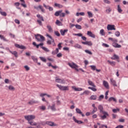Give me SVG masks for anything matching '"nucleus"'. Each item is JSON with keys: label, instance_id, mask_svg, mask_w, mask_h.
Wrapping results in <instances>:
<instances>
[{"label": "nucleus", "instance_id": "nucleus-57", "mask_svg": "<svg viewBox=\"0 0 128 128\" xmlns=\"http://www.w3.org/2000/svg\"><path fill=\"white\" fill-rule=\"evenodd\" d=\"M115 35L116 36H120V32L117 31L115 32Z\"/></svg>", "mask_w": 128, "mask_h": 128}, {"label": "nucleus", "instance_id": "nucleus-35", "mask_svg": "<svg viewBox=\"0 0 128 128\" xmlns=\"http://www.w3.org/2000/svg\"><path fill=\"white\" fill-rule=\"evenodd\" d=\"M108 102H112V100H113V102H116V99L114 97H110L108 99Z\"/></svg>", "mask_w": 128, "mask_h": 128}, {"label": "nucleus", "instance_id": "nucleus-43", "mask_svg": "<svg viewBox=\"0 0 128 128\" xmlns=\"http://www.w3.org/2000/svg\"><path fill=\"white\" fill-rule=\"evenodd\" d=\"M88 88L91 90L93 92H96V88L95 87H88Z\"/></svg>", "mask_w": 128, "mask_h": 128}, {"label": "nucleus", "instance_id": "nucleus-56", "mask_svg": "<svg viewBox=\"0 0 128 128\" xmlns=\"http://www.w3.org/2000/svg\"><path fill=\"white\" fill-rule=\"evenodd\" d=\"M8 89L10 90H14V86H8Z\"/></svg>", "mask_w": 128, "mask_h": 128}, {"label": "nucleus", "instance_id": "nucleus-23", "mask_svg": "<svg viewBox=\"0 0 128 128\" xmlns=\"http://www.w3.org/2000/svg\"><path fill=\"white\" fill-rule=\"evenodd\" d=\"M68 32V29H66V30H60V32L62 34V36H64L66 34V32Z\"/></svg>", "mask_w": 128, "mask_h": 128}, {"label": "nucleus", "instance_id": "nucleus-33", "mask_svg": "<svg viewBox=\"0 0 128 128\" xmlns=\"http://www.w3.org/2000/svg\"><path fill=\"white\" fill-rule=\"evenodd\" d=\"M47 28L49 32H52L53 30H52V26H50V25H48Z\"/></svg>", "mask_w": 128, "mask_h": 128}, {"label": "nucleus", "instance_id": "nucleus-45", "mask_svg": "<svg viewBox=\"0 0 128 128\" xmlns=\"http://www.w3.org/2000/svg\"><path fill=\"white\" fill-rule=\"evenodd\" d=\"M118 10L119 12H122V10L120 5L118 6Z\"/></svg>", "mask_w": 128, "mask_h": 128}, {"label": "nucleus", "instance_id": "nucleus-26", "mask_svg": "<svg viewBox=\"0 0 128 128\" xmlns=\"http://www.w3.org/2000/svg\"><path fill=\"white\" fill-rule=\"evenodd\" d=\"M112 8H110V6H108L106 7V14H110L112 12Z\"/></svg>", "mask_w": 128, "mask_h": 128}, {"label": "nucleus", "instance_id": "nucleus-48", "mask_svg": "<svg viewBox=\"0 0 128 128\" xmlns=\"http://www.w3.org/2000/svg\"><path fill=\"white\" fill-rule=\"evenodd\" d=\"M40 60L44 62H46V59L44 57H40Z\"/></svg>", "mask_w": 128, "mask_h": 128}, {"label": "nucleus", "instance_id": "nucleus-7", "mask_svg": "<svg viewBox=\"0 0 128 128\" xmlns=\"http://www.w3.org/2000/svg\"><path fill=\"white\" fill-rule=\"evenodd\" d=\"M68 65L69 66H70V68H74L78 72V66L74 62L68 63Z\"/></svg>", "mask_w": 128, "mask_h": 128}, {"label": "nucleus", "instance_id": "nucleus-60", "mask_svg": "<svg viewBox=\"0 0 128 128\" xmlns=\"http://www.w3.org/2000/svg\"><path fill=\"white\" fill-rule=\"evenodd\" d=\"M74 36H82V34H81V33H78V34H74Z\"/></svg>", "mask_w": 128, "mask_h": 128}, {"label": "nucleus", "instance_id": "nucleus-59", "mask_svg": "<svg viewBox=\"0 0 128 128\" xmlns=\"http://www.w3.org/2000/svg\"><path fill=\"white\" fill-rule=\"evenodd\" d=\"M58 46L59 50H62V43H59L58 45Z\"/></svg>", "mask_w": 128, "mask_h": 128}, {"label": "nucleus", "instance_id": "nucleus-31", "mask_svg": "<svg viewBox=\"0 0 128 128\" xmlns=\"http://www.w3.org/2000/svg\"><path fill=\"white\" fill-rule=\"evenodd\" d=\"M108 64H110V66H116V62H114V61H110V60H108Z\"/></svg>", "mask_w": 128, "mask_h": 128}, {"label": "nucleus", "instance_id": "nucleus-4", "mask_svg": "<svg viewBox=\"0 0 128 128\" xmlns=\"http://www.w3.org/2000/svg\"><path fill=\"white\" fill-rule=\"evenodd\" d=\"M36 16L38 18H39V20H37V22H38V24L40 26H42V22H44V17L42 16H40V14H38L36 15Z\"/></svg>", "mask_w": 128, "mask_h": 128}, {"label": "nucleus", "instance_id": "nucleus-6", "mask_svg": "<svg viewBox=\"0 0 128 128\" xmlns=\"http://www.w3.org/2000/svg\"><path fill=\"white\" fill-rule=\"evenodd\" d=\"M24 118L28 120V122H30L32 120L36 118V116L34 115H28L24 116Z\"/></svg>", "mask_w": 128, "mask_h": 128}, {"label": "nucleus", "instance_id": "nucleus-41", "mask_svg": "<svg viewBox=\"0 0 128 128\" xmlns=\"http://www.w3.org/2000/svg\"><path fill=\"white\" fill-rule=\"evenodd\" d=\"M100 34H101V36H105L106 33H104V29L100 30Z\"/></svg>", "mask_w": 128, "mask_h": 128}, {"label": "nucleus", "instance_id": "nucleus-53", "mask_svg": "<svg viewBox=\"0 0 128 128\" xmlns=\"http://www.w3.org/2000/svg\"><path fill=\"white\" fill-rule=\"evenodd\" d=\"M90 94V92L89 90H86L84 91V94H86V96H88Z\"/></svg>", "mask_w": 128, "mask_h": 128}, {"label": "nucleus", "instance_id": "nucleus-16", "mask_svg": "<svg viewBox=\"0 0 128 128\" xmlns=\"http://www.w3.org/2000/svg\"><path fill=\"white\" fill-rule=\"evenodd\" d=\"M112 46H114V48H122V46L116 43V42H114L112 44Z\"/></svg>", "mask_w": 128, "mask_h": 128}, {"label": "nucleus", "instance_id": "nucleus-32", "mask_svg": "<svg viewBox=\"0 0 128 128\" xmlns=\"http://www.w3.org/2000/svg\"><path fill=\"white\" fill-rule=\"evenodd\" d=\"M0 14L2 16H6V12H2V9L0 8Z\"/></svg>", "mask_w": 128, "mask_h": 128}, {"label": "nucleus", "instance_id": "nucleus-46", "mask_svg": "<svg viewBox=\"0 0 128 128\" xmlns=\"http://www.w3.org/2000/svg\"><path fill=\"white\" fill-rule=\"evenodd\" d=\"M87 14H88L89 18H92L93 15H92V12H88Z\"/></svg>", "mask_w": 128, "mask_h": 128}, {"label": "nucleus", "instance_id": "nucleus-50", "mask_svg": "<svg viewBox=\"0 0 128 128\" xmlns=\"http://www.w3.org/2000/svg\"><path fill=\"white\" fill-rule=\"evenodd\" d=\"M24 68L26 69V72H28V70H30V67L28 66H24Z\"/></svg>", "mask_w": 128, "mask_h": 128}, {"label": "nucleus", "instance_id": "nucleus-3", "mask_svg": "<svg viewBox=\"0 0 128 128\" xmlns=\"http://www.w3.org/2000/svg\"><path fill=\"white\" fill-rule=\"evenodd\" d=\"M54 16H60L61 18H64L66 16V14L62 12V10H60L54 13Z\"/></svg>", "mask_w": 128, "mask_h": 128}, {"label": "nucleus", "instance_id": "nucleus-61", "mask_svg": "<svg viewBox=\"0 0 128 128\" xmlns=\"http://www.w3.org/2000/svg\"><path fill=\"white\" fill-rule=\"evenodd\" d=\"M14 22H15L16 24H20V20H18V19H16L14 20Z\"/></svg>", "mask_w": 128, "mask_h": 128}, {"label": "nucleus", "instance_id": "nucleus-11", "mask_svg": "<svg viewBox=\"0 0 128 128\" xmlns=\"http://www.w3.org/2000/svg\"><path fill=\"white\" fill-rule=\"evenodd\" d=\"M56 82H58V84H66V80L64 79L58 78H56Z\"/></svg>", "mask_w": 128, "mask_h": 128}, {"label": "nucleus", "instance_id": "nucleus-10", "mask_svg": "<svg viewBox=\"0 0 128 128\" xmlns=\"http://www.w3.org/2000/svg\"><path fill=\"white\" fill-rule=\"evenodd\" d=\"M111 59L113 60H116L118 62H120V56L116 54H114L111 58Z\"/></svg>", "mask_w": 128, "mask_h": 128}, {"label": "nucleus", "instance_id": "nucleus-2", "mask_svg": "<svg viewBox=\"0 0 128 128\" xmlns=\"http://www.w3.org/2000/svg\"><path fill=\"white\" fill-rule=\"evenodd\" d=\"M32 44L33 46H36V48H38L40 46L41 48H42L43 50H44L45 52H50V50L48 48L44 46H44V43H40L38 44H36V42H33Z\"/></svg>", "mask_w": 128, "mask_h": 128}, {"label": "nucleus", "instance_id": "nucleus-44", "mask_svg": "<svg viewBox=\"0 0 128 128\" xmlns=\"http://www.w3.org/2000/svg\"><path fill=\"white\" fill-rule=\"evenodd\" d=\"M90 68H91V69L92 70H96V66H90Z\"/></svg>", "mask_w": 128, "mask_h": 128}, {"label": "nucleus", "instance_id": "nucleus-63", "mask_svg": "<svg viewBox=\"0 0 128 128\" xmlns=\"http://www.w3.org/2000/svg\"><path fill=\"white\" fill-rule=\"evenodd\" d=\"M112 118L114 120V118H116V116H118V115L116 114H112Z\"/></svg>", "mask_w": 128, "mask_h": 128}, {"label": "nucleus", "instance_id": "nucleus-30", "mask_svg": "<svg viewBox=\"0 0 128 128\" xmlns=\"http://www.w3.org/2000/svg\"><path fill=\"white\" fill-rule=\"evenodd\" d=\"M28 104H38V101H36L34 100H31L28 102Z\"/></svg>", "mask_w": 128, "mask_h": 128}, {"label": "nucleus", "instance_id": "nucleus-38", "mask_svg": "<svg viewBox=\"0 0 128 128\" xmlns=\"http://www.w3.org/2000/svg\"><path fill=\"white\" fill-rule=\"evenodd\" d=\"M50 108L51 110L54 112H55V110H56L55 104H53Z\"/></svg>", "mask_w": 128, "mask_h": 128}, {"label": "nucleus", "instance_id": "nucleus-49", "mask_svg": "<svg viewBox=\"0 0 128 128\" xmlns=\"http://www.w3.org/2000/svg\"><path fill=\"white\" fill-rule=\"evenodd\" d=\"M54 32V34L57 36H60V34L58 32V31H55Z\"/></svg>", "mask_w": 128, "mask_h": 128}, {"label": "nucleus", "instance_id": "nucleus-8", "mask_svg": "<svg viewBox=\"0 0 128 128\" xmlns=\"http://www.w3.org/2000/svg\"><path fill=\"white\" fill-rule=\"evenodd\" d=\"M56 86L60 90H68V86H62L58 84H56Z\"/></svg>", "mask_w": 128, "mask_h": 128}, {"label": "nucleus", "instance_id": "nucleus-28", "mask_svg": "<svg viewBox=\"0 0 128 128\" xmlns=\"http://www.w3.org/2000/svg\"><path fill=\"white\" fill-rule=\"evenodd\" d=\"M88 82L89 86H93V88H96V86L94 84V83L92 82L91 80H88Z\"/></svg>", "mask_w": 128, "mask_h": 128}, {"label": "nucleus", "instance_id": "nucleus-20", "mask_svg": "<svg viewBox=\"0 0 128 128\" xmlns=\"http://www.w3.org/2000/svg\"><path fill=\"white\" fill-rule=\"evenodd\" d=\"M73 120L76 124H84V122H82V121L78 120H76V117L74 116H73Z\"/></svg>", "mask_w": 128, "mask_h": 128}, {"label": "nucleus", "instance_id": "nucleus-22", "mask_svg": "<svg viewBox=\"0 0 128 128\" xmlns=\"http://www.w3.org/2000/svg\"><path fill=\"white\" fill-rule=\"evenodd\" d=\"M76 110L77 114H81V116L82 117L84 116V114H82V110L80 108H76Z\"/></svg>", "mask_w": 128, "mask_h": 128}, {"label": "nucleus", "instance_id": "nucleus-40", "mask_svg": "<svg viewBox=\"0 0 128 128\" xmlns=\"http://www.w3.org/2000/svg\"><path fill=\"white\" fill-rule=\"evenodd\" d=\"M0 38L4 40V42H6V38L2 34H0Z\"/></svg>", "mask_w": 128, "mask_h": 128}, {"label": "nucleus", "instance_id": "nucleus-37", "mask_svg": "<svg viewBox=\"0 0 128 128\" xmlns=\"http://www.w3.org/2000/svg\"><path fill=\"white\" fill-rule=\"evenodd\" d=\"M112 112L114 114H116V112H120V108H114L112 110Z\"/></svg>", "mask_w": 128, "mask_h": 128}, {"label": "nucleus", "instance_id": "nucleus-13", "mask_svg": "<svg viewBox=\"0 0 128 128\" xmlns=\"http://www.w3.org/2000/svg\"><path fill=\"white\" fill-rule=\"evenodd\" d=\"M34 8L37 10H38L39 8L40 10L42 12H46V10H44V7H42V6L41 5L38 6V7L34 6Z\"/></svg>", "mask_w": 128, "mask_h": 128}, {"label": "nucleus", "instance_id": "nucleus-29", "mask_svg": "<svg viewBox=\"0 0 128 128\" xmlns=\"http://www.w3.org/2000/svg\"><path fill=\"white\" fill-rule=\"evenodd\" d=\"M96 98H98V96H96V95H92L90 96V99L91 100H96Z\"/></svg>", "mask_w": 128, "mask_h": 128}, {"label": "nucleus", "instance_id": "nucleus-47", "mask_svg": "<svg viewBox=\"0 0 128 128\" xmlns=\"http://www.w3.org/2000/svg\"><path fill=\"white\" fill-rule=\"evenodd\" d=\"M75 26L77 30H82V26L80 25L76 24L75 25Z\"/></svg>", "mask_w": 128, "mask_h": 128}, {"label": "nucleus", "instance_id": "nucleus-14", "mask_svg": "<svg viewBox=\"0 0 128 128\" xmlns=\"http://www.w3.org/2000/svg\"><path fill=\"white\" fill-rule=\"evenodd\" d=\"M103 86L106 88L107 90H110V85L108 84V82L106 80L103 81Z\"/></svg>", "mask_w": 128, "mask_h": 128}, {"label": "nucleus", "instance_id": "nucleus-12", "mask_svg": "<svg viewBox=\"0 0 128 128\" xmlns=\"http://www.w3.org/2000/svg\"><path fill=\"white\" fill-rule=\"evenodd\" d=\"M46 124L50 126H58V124H54V122L50 121L46 122Z\"/></svg>", "mask_w": 128, "mask_h": 128}, {"label": "nucleus", "instance_id": "nucleus-24", "mask_svg": "<svg viewBox=\"0 0 128 128\" xmlns=\"http://www.w3.org/2000/svg\"><path fill=\"white\" fill-rule=\"evenodd\" d=\"M72 88L74 90H75L76 92H82V90H83V89L82 88H76L75 86H72Z\"/></svg>", "mask_w": 128, "mask_h": 128}, {"label": "nucleus", "instance_id": "nucleus-21", "mask_svg": "<svg viewBox=\"0 0 128 128\" xmlns=\"http://www.w3.org/2000/svg\"><path fill=\"white\" fill-rule=\"evenodd\" d=\"M8 50L9 52L12 54L16 58H18V52H16V51L12 52V50H10V48H8Z\"/></svg>", "mask_w": 128, "mask_h": 128}, {"label": "nucleus", "instance_id": "nucleus-5", "mask_svg": "<svg viewBox=\"0 0 128 128\" xmlns=\"http://www.w3.org/2000/svg\"><path fill=\"white\" fill-rule=\"evenodd\" d=\"M35 36L38 42H44V37L40 34L36 35Z\"/></svg>", "mask_w": 128, "mask_h": 128}, {"label": "nucleus", "instance_id": "nucleus-15", "mask_svg": "<svg viewBox=\"0 0 128 128\" xmlns=\"http://www.w3.org/2000/svg\"><path fill=\"white\" fill-rule=\"evenodd\" d=\"M110 84H112L114 86H118V84H116V81L114 80V78L110 79Z\"/></svg>", "mask_w": 128, "mask_h": 128}, {"label": "nucleus", "instance_id": "nucleus-42", "mask_svg": "<svg viewBox=\"0 0 128 128\" xmlns=\"http://www.w3.org/2000/svg\"><path fill=\"white\" fill-rule=\"evenodd\" d=\"M104 98V95H100L98 98V100L99 102H100L102 100H103Z\"/></svg>", "mask_w": 128, "mask_h": 128}, {"label": "nucleus", "instance_id": "nucleus-18", "mask_svg": "<svg viewBox=\"0 0 128 128\" xmlns=\"http://www.w3.org/2000/svg\"><path fill=\"white\" fill-rule=\"evenodd\" d=\"M87 34L89 36H90V38H96V35H94V34H92V32H90V31H88Z\"/></svg>", "mask_w": 128, "mask_h": 128}, {"label": "nucleus", "instance_id": "nucleus-52", "mask_svg": "<svg viewBox=\"0 0 128 128\" xmlns=\"http://www.w3.org/2000/svg\"><path fill=\"white\" fill-rule=\"evenodd\" d=\"M31 58L32 60H34V62H38V58H36V56H32Z\"/></svg>", "mask_w": 128, "mask_h": 128}, {"label": "nucleus", "instance_id": "nucleus-55", "mask_svg": "<svg viewBox=\"0 0 128 128\" xmlns=\"http://www.w3.org/2000/svg\"><path fill=\"white\" fill-rule=\"evenodd\" d=\"M75 48H82V46L80 45L79 44H76L74 46Z\"/></svg>", "mask_w": 128, "mask_h": 128}, {"label": "nucleus", "instance_id": "nucleus-19", "mask_svg": "<svg viewBox=\"0 0 128 128\" xmlns=\"http://www.w3.org/2000/svg\"><path fill=\"white\" fill-rule=\"evenodd\" d=\"M92 108H94L92 112V114H94V112H98V108L96 107V104H92Z\"/></svg>", "mask_w": 128, "mask_h": 128}, {"label": "nucleus", "instance_id": "nucleus-1", "mask_svg": "<svg viewBox=\"0 0 128 128\" xmlns=\"http://www.w3.org/2000/svg\"><path fill=\"white\" fill-rule=\"evenodd\" d=\"M98 109L100 110V112L104 114L103 116H101L102 120H106L107 116H108L109 114L108 112L106 111H104V107L102 105H99L98 106Z\"/></svg>", "mask_w": 128, "mask_h": 128}, {"label": "nucleus", "instance_id": "nucleus-62", "mask_svg": "<svg viewBox=\"0 0 128 128\" xmlns=\"http://www.w3.org/2000/svg\"><path fill=\"white\" fill-rule=\"evenodd\" d=\"M104 2H105V4H110V1L108 0H104Z\"/></svg>", "mask_w": 128, "mask_h": 128}, {"label": "nucleus", "instance_id": "nucleus-27", "mask_svg": "<svg viewBox=\"0 0 128 128\" xmlns=\"http://www.w3.org/2000/svg\"><path fill=\"white\" fill-rule=\"evenodd\" d=\"M15 46H16V48H20L21 50H25L26 47L24 46H20L18 44H14Z\"/></svg>", "mask_w": 128, "mask_h": 128}, {"label": "nucleus", "instance_id": "nucleus-17", "mask_svg": "<svg viewBox=\"0 0 128 128\" xmlns=\"http://www.w3.org/2000/svg\"><path fill=\"white\" fill-rule=\"evenodd\" d=\"M87 34L89 36H90V38H96V35H94V34H92V32H90V31H88Z\"/></svg>", "mask_w": 128, "mask_h": 128}, {"label": "nucleus", "instance_id": "nucleus-25", "mask_svg": "<svg viewBox=\"0 0 128 128\" xmlns=\"http://www.w3.org/2000/svg\"><path fill=\"white\" fill-rule=\"evenodd\" d=\"M82 44H86L87 46H92V43L90 41V42L86 41L85 42H82Z\"/></svg>", "mask_w": 128, "mask_h": 128}, {"label": "nucleus", "instance_id": "nucleus-51", "mask_svg": "<svg viewBox=\"0 0 128 128\" xmlns=\"http://www.w3.org/2000/svg\"><path fill=\"white\" fill-rule=\"evenodd\" d=\"M85 52H86V54H92V52L90 51V50H84Z\"/></svg>", "mask_w": 128, "mask_h": 128}, {"label": "nucleus", "instance_id": "nucleus-54", "mask_svg": "<svg viewBox=\"0 0 128 128\" xmlns=\"http://www.w3.org/2000/svg\"><path fill=\"white\" fill-rule=\"evenodd\" d=\"M28 124H30V126H36V123L30 121L28 122Z\"/></svg>", "mask_w": 128, "mask_h": 128}, {"label": "nucleus", "instance_id": "nucleus-39", "mask_svg": "<svg viewBox=\"0 0 128 128\" xmlns=\"http://www.w3.org/2000/svg\"><path fill=\"white\" fill-rule=\"evenodd\" d=\"M60 49L57 48H56V50L55 51H53L52 52V54H58V52Z\"/></svg>", "mask_w": 128, "mask_h": 128}, {"label": "nucleus", "instance_id": "nucleus-58", "mask_svg": "<svg viewBox=\"0 0 128 128\" xmlns=\"http://www.w3.org/2000/svg\"><path fill=\"white\" fill-rule=\"evenodd\" d=\"M40 110H46V106H40Z\"/></svg>", "mask_w": 128, "mask_h": 128}, {"label": "nucleus", "instance_id": "nucleus-36", "mask_svg": "<svg viewBox=\"0 0 128 128\" xmlns=\"http://www.w3.org/2000/svg\"><path fill=\"white\" fill-rule=\"evenodd\" d=\"M20 1L22 2L21 4V6H22L24 8H26V4H25L26 2H24V0H20Z\"/></svg>", "mask_w": 128, "mask_h": 128}, {"label": "nucleus", "instance_id": "nucleus-64", "mask_svg": "<svg viewBox=\"0 0 128 128\" xmlns=\"http://www.w3.org/2000/svg\"><path fill=\"white\" fill-rule=\"evenodd\" d=\"M46 94L41 93L40 94V96L41 98H44V96H46Z\"/></svg>", "mask_w": 128, "mask_h": 128}, {"label": "nucleus", "instance_id": "nucleus-9", "mask_svg": "<svg viewBox=\"0 0 128 128\" xmlns=\"http://www.w3.org/2000/svg\"><path fill=\"white\" fill-rule=\"evenodd\" d=\"M108 30H116V26L114 25L108 24L107 26Z\"/></svg>", "mask_w": 128, "mask_h": 128}, {"label": "nucleus", "instance_id": "nucleus-34", "mask_svg": "<svg viewBox=\"0 0 128 128\" xmlns=\"http://www.w3.org/2000/svg\"><path fill=\"white\" fill-rule=\"evenodd\" d=\"M54 6H56V8H62V5L59 4H57V3L54 4Z\"/></svg>", "mask_w": 128, "mask_h": 128}]
</instances>
